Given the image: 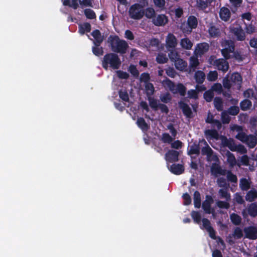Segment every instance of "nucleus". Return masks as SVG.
I'll return each instance as SVG.
<instances>
[{"instance_id": "obj_1", "label": "nucleus", "mask_w": 257, "mask_h": 257, "mask_svg": "<svg viewBox=\"0 0 257 257\" xmlns=\"http://www.w3.org/2000/svg\"><path fill=\"white\" fill-rule=\"evenodd\" d=\"M108 42L111 50L115 53L124 54L128 48L127 43L125 40H120L116 35H110L108 39Z\"/></svg>"}, {"instance_id": "obj_2", "label": "nucleus", "mask_w": 257, "mask_h": 257, "mask_svg": "<svg viewBox=\"0 0 257 257\" xmlns=\"http://www.w3.org/2000/svg\"><path fill=\"white\" fill-rule=\"evenodd\" d=\"M121 61L118 56L114 53L106 54L102 61V66L107 70L108 66L113 69H118L121 65Z\"/></svg>"}, {"instance_id": "obj_3", "label": "nucleus", "mask_w": 257, "mask_h": 257, "mask_svg": "<svg viewBox=\"0 0 257 257\" xmlns=\"http://www.w3.org/2000/svg\"><path fill=\"white\" fill-rule=\"evenodd\" d=\"M162 83L164 87H168L173 94L179 93L182 96L186 95L187 88L182 83H179L177 85H175L173 81L168 78L163 80Z\"/></svg>"}, {"instance_id": "obj_4", "label": "nucleus", "mask_w": 257, "mask_h": 257, "mask_svg": "<svg viewBox=\"0 0 257 257\" xmlns=\"http://www.w3.org/2000/svg\"><path fill=\"white\" fill-rule=\"evenodd\" d=\"M130 17L134 20H140L144 16V10L142 6L136 3L132 5L128 11Z\"/></svg>"}, {"instance_id": "obj_5", "label": "nucleus", "mask_w": 257, "mask_h": 257, "mask_svg": "<svg viewBox=\"0 0 257 257\" xmlns=\"http://www.w3.org/2000/svg\"><path fill=\"white\" fill-rule=\"evenodd\" d=\"M230 33L232 38L235 41H243L245 39V32L241 26L239 25L231 28Z\"/></svg>"}, {"instance_id": "obj_6", "label": "nucleus", "mask_w": 257, "mask_h": 257, "mask_svg": "<svg viewBox=\"0 0 257 257\" xmlns=\"http://www.w3.org/2000/svg\"><path fill=\"white\" fill-rule=\"evenodd\" d=\"M245 237L249 239H257V227L254 226H249L243 229Z\"/></svg>"}, {"instance_id": "obj_7", "label": "nucleus", "mask_w": 257, "mask_h": 257, "mask_svg": "<svg viewBox=\"0 0 257 257\" xmlns=\"http://www.w3.org/2000/svg\"><path fill=\"white\" fill-rule=\"evenodd\" d=\"M213 202L212 197L210 195H206V199L203 202L202 207L205 213L210 214L214 212V209L211 208V204Z\"/></svg>"}, {"instance_id": "obj_8", "label": "nucleus", "mask_w": 257, "mask_h": 257, "mask_svg": "<svg viewBox=\"0 0 257 257\" xmlns=\"http://www.w3.org/2000/svg\"><path fill=\"white\" fill-rule=\"evenodd\" d=\"M176 37L172 33H169L166 39V47L167 49H175L177 45Z\"/></svg>"}, {"instance_id": "obj_9", "label": "nucleus", "mask_w": 257, "mask_h": 257, "mask_svg": "<svg viewBox=\"0 0 257 257\" xmlns=\"http://www.w3.org/2000/svg\"><path fill=\"white\" fill-rule=\"evenodd\" d=\"M179 152L174 150H169L165 154L166 160L170 163L176 162L179 160Z\"/></svg>"}, {"instance_id": "obj_10", "label": "nucleus", "mask_w": 257, "mask_h": 257, "mask_svg": "<svg viewBox=\"0 0 257 257\" xmlns=\"http://www.w3.org/2000/svg\"><path fill=\"white\" fill-rule=\"evenodd\" d=\"M178 105L185 116L189 118L192 117V111L188 104L183 101L180 100L178 102Z\"/></svg>"}, {"instance_id": "obj_11", "label": "nucleus", "mask_w": 257, "mask_h": 257, "mask_svg": "<svg viewBox=\"0 0 257 257\" xmlns=\"http://www.w3.org/2000/svg\"><path fill=\"white\" fill-rule=\"evenodd\" d=\"M243 235L242 229L239 227H236L234 229L233 233L229 234L227 237V241L230 244H233L234 243V241L232 239L233 237L236 239H240L242 237Z\"/></svg>"}, {"instance_id": "obj_12", "label": "nucleus", "mask_w": 257, "mask_h": 257, "mask_svg": "<svg viewBox=\"0 0 257 257\" xmlns=\"http://www.w3.org/2000/svg\"><path fill=\"white\" fill-rule=\"evenodd\" d=\"M153 23L156 26H164L168 22V17L164 14L158 15L152 20Z\"/></svg>"}, {"instance_id": "obj_13", "label": "nucleus", "mask_w": 257, "mask_h": 257, "mask_svg": "<svg viewBox=\"0 0 257 257\" xmlns=\"http://www.w3.org/2000/svg\"><path fill=\"white\" fill-rule=\"evenodd\" d=\"M214 64L218 70L222 71L223 72H226L229 68L228 63L223 59L216 60L214 62Z\"/></svg>"}, {"instance_id": "obj_14", "label": "nucleus", "mask_w": 257, "mask_h": 257, "mask_svg": "<svg viewBox=\"0 0 257 257\" xmlns=\"http://www.w3.org/2000/svg\"><path fill=\"white\" fill-rule=\"evenodd\" d=\"M222 143L223 146L227 147L231 151H236L237 150V145L235 144L234 141L232 139H228L224 137L222 140Z\"/></svg>"}, {"instance_id": "obj_15", "label": "nucleus", "mask_w": 257, "mask_h": 257, "mask_svg": "<svg viewBox=\"0 0 257 257\" xmlns=\"http://www.w3.org/2000/svg\"><path fill=\"white\" fill-rule=\"evenodd\" d=\"M169 170L174 174L178 175L184 172V167L183 165L179 164H173L169 167Z\"/></svg>"}, {"instance_id": "obj_16", "label": "nucleus", "mask_w": 257, "mask_h": 257, "mask_svg": "<svg viewBox=\"0 0 257 257\" xmlns=\"http://www.w3.org/2000/svg\"><path fill=\"white\" fill-rule=\"evenodd\" d=\"M219 14L221 20L224 22H227L230 18V11L229 9L225 7L220 8Z\"/></svg>"}, {"instance_id": "obj_17", "label": "nucleus", "mask_w": 257, "mask_h": 257, "mask_svg": "<svg viewBox=\"0 0 257 257\" xmlns=\"http://www.w3.org/2000/svg\"><path fill=\"white\" fill-rule=\"evenodd\" d=\"M91 35L94 38L93 43L96 46H100L103 42V38L101 36V33L99 30H95L91 33Z\"/></svg>"}, {"instance_id": "obj_18", "label": "nucleus", "mask_w": 257, "mask_h": 257, "mask_svg": "<svg viewBox=\"0 0 257 257\" xmlns=\"http://www.w3.org/2000/svg\"><path fill=\"white\" fill-rule=\"evenodd\" d=\"M209 48V46L208 43H201L197 45L195 51L198 55H202L208 51Z\"/></svg>"}, {"instance_id": "obj_19", "label": "nucleus", "mask_w": 257, "mask_h": 257, "mask_svg": "<svg viewBox=\"0 0 257 257\" xmlns=\"http://www.w3.org/2000/svg\"><path fill=\"white\" fill-rule=\"evenodd\" d=\"M208 32L210 36L212 38H217L220 36V30L218 27L213 24H211L208 28Z\"/></svg>"}, {"instance_id": "obj_20", "label": "nucleus", "mask_w": 257, "mask_h": 257, "mask_svg": "<svg viewBox=\"0 0 257 257\" xmlns=\"http://www.w3.org/2000/svg\"><path fill=\"white\" fill-rule=\"evenodd\" d=\"M257 198V190L252 188L248 191L245 196V200L250 202L254 201Z\"/></svg>"}, {"instance_id": "obj_21", "label": "nucleus", "mask_w": 257, "mask_h": 257, "mask_svg": "<svg viewBox=\"0 0 257 257\" xmlns=\"http://www.w3.org/2000/svg\"><path fill=\"white\" fill-rule=\"evenodd\" d=\"M244 143L246 144L249 148H253L257 144V139L253 135H247Z\"/></svg>"}, {"instance_id": "obj_22", "label": "nucleus", "mask_w": 257, "mask_h": 257, "mask_svg": "<svg viewBox=\"0 0 257 257\" xmlns=\"http://www.w3.org/2000/svg\"><path fill=\"white\" fill-rule=\"evenodd\" d=\"M176 68L180 71L185 70L187 66V63L183 59L179 58L174 62Z\"/></svg>"}, {"instance_id": "obj_23", "label": "nucleus", "mask_w": 257, "mask_h": 257, "mask_svg": "<svg viewBox=\"0 0 257 257\" xmlns=\"http://www.w3.org/2000/svg\"><path fill=\"white\" fill-rule=\"evenodd\" d=\"M251 182L245 178L240 179L239 187L243 191H246L250 188Z\"/></svg>"}, {"instance_id": "obj_24", "label": "nucleus", "mask_w": 257, "mask_h": 257, "mask_svg": "<svg viewBox=\"0 0 257 257\" xmlns=\"http://www.w3.org/2000/svg\"><path fill=\"white\" fill-rule=\"evenodd\" d=\"M137 124L143 131H147L150 128V125L146 122L143 117H139L137 121Z\"/></svg>"}, {"instance_id": "obj_25", "label": "nucleus", "mask_w": 257, "mask_h": 257, "mask_svg": "<svg viewBox=\"0 0 257 257\" xmlns=\"http://www.w3.org/2000/svg\"><path fill=\"white\" fill-rule=\"evenodd\" d=\"M194 78L197 84H201L205 78V73L202 71L198 70L195 73Z\"/></svg>"}, {"instance_id": "obj_26", "label": "nucleus", "mask_w": 257, "mask_h": 257, "mask_svg": "<svg viewBox=\"0 0 257 257\" xmlns=\"http://www.w3.org/2000/svg\"><path fill=\"white\" fill-rule=\"evenodd\" d=\"M187 25L191 29H196L198 26V20L194 16H190L187 19Z\"/></svg>"}, {"instance_id": "obj_27", "label": "nucleus", "mask_w": 257, "mask_h": 257, "mask_svg": "<svg viewBox=\"0 0 257 257\" xmlns=\"http://www.w3.org/2000/svg\"><path fill=\"white\" fill-rule=\"evenodd\" d=\"M91 29V27L90 23L85 22L83 24L79 25L78 31L81 35H84L86 32H90Z\"/></svg>"}, {"instance_id": "obj_28", "label": "nucleus", "mask_w": 257, "mask_h": 257, "mask_svg": "<svg viewBox=\"0 0 257 257\" xmlns=\"http://www.w3.org/2000/svg\"><path fill=\"white\" fill-rule=\"evenodd\" d=\"M247 212L248 214L253 217L257 216V203H251L248 207Z\"/></svg>"}, {"instance_id": "obj_29", "label": "nucleus", "mask_w": 257, "mask_h": 257, "mask_svg": "<svg viewBox=\"0 0 257 257\" xmlns=\"http://www.w3.org/2000/svg\"><path fill=\"white\" fill-rule=\"evenodd\" d=\"M180 45L182 48L190 50L192 48L193 44L188 38H184L181 40Z\"/></svg>"}, {"instance_id": "obj_30", "label": "nucleus", "mask_w": 257, "mask_h": 257, "mask_svg": "<svg viewBox=\"0 0 257 257\" xmlns=\"http://www.w3.org/2000/svg\"><path fill=\"white\" fill-rule=\"evenodd\" d=\"M167 50L169 52L168 57L172 62H174L180 58L179 54L176 50V48L172 49V50L168 49Z\"/></svg>"}, {"instance_id": "obj_31", "label": "nucleus", "mask_w": 257, "mask_h": 257, "mask_svg": "<svg viewBox=\"0 0 257 257\" xmlns=\"http://www.w3.org/2000/svg\"><path fill=\"white\" fill-rule=\"evenodd\" d=\"M193 200L194 207L199 208L201 207V196L198 191H195L193 194Z\"/></svg>"}, {"instance_id": "obj_32", "label": "nucleus", "mask_w": 257, "mask_h": 257, "mask_svg": "<svg viewBox=\"0 0 257 257\" xmlns=\"http://www.w3.org/2000/svg\"><path fill=\"white\" fill-rule=\"evenodd\" d=\"M251 105V101L248 99H243L240 102V109L243 111H246L249 109Z\"/></svg>"}, {"instance_id": "obj_33", "label": "nucleus", "mask_w": 257, "mask_h": 257, "mask_svg": "<svg viewBox=\"0 0 257 257\" xmlns=\"http://www.w3.org/2000/svg\"><path fill=\"white\" fill-rule=\"evenodd\" d=\"M214 105L215 108L218 111H221L223 110V101L222 99L220 97H215L214 99Z\"/></svg>"}, {"instance_id": "obj_34", "label": "nucleus", "mask_w": 257, "mask_h": 257, "mask_svg": "<svg viewBox=\"0 0 257 257\" xmlns=\"http://www.w3.org/2000/svg\"><path fill=\"white\" fill-rule=\"evenodd\" d=\"M145 88L147 97L151 96L154 94L155 88L154 85L152 83L149 82L145 84Z\"/></svg>"}, {"instance_id": "obj_35", "label": "nucleus", "mask_w": 257, "mask_h": 257, "mask_svg": "<svg viewBox=\"0 0 257 257\" xmlns=\"http://www.w3.org/2000/svg\"><path fill=\"white\" fill-rule=\"evenodd\" d=\"M230 218L232 223L235 225H238L241 223V217L235 213L230 214Z\"/></svg>"}, {"instance_id": "obj_36", "label": "nucleus", "mask_w": 257, "mask_h": 257, "mask_svg": "<svg viewBox=\"0 0 257 257\" xmlns=\"http://www.w3.org/2000/svg\"><path fill=\"white\" fill-rule=\"evenodd\" d=\"M201 152L202 155L207 156L208 159H210L211 158L213 153L212 149L208 145L202 148Z\"/></svg>"}, {"instance_id": "obj_37", "label": "nucleus", "mask_w": 257, "mask_h": 257, "mask_svg": "<svg viewBox=\"0 0 257 257\" xmlns=\"http://www.w3.org/2000/svg\"><path fill=\"white\" fill-rule=\"evenodd\" d=\"M230 79L234 83L240 84L242 81L241 75L238 72H234L231 76Z\"/></svg>"}, {"instance_id": "obj_38", "label": "nucleus", "mask_w": 257, "mask_h": 257, "mask_svg": "<svg viewBox=\"0 0 257 257\" xmlns=\"http://www.w3.org/2000/svg\"><path fill=\"white\" fill-rule=\"evenodd\" d=\"M205 134L211 139H217L219 136L217 131L215 129L207 130L205 132Z\"/></svg>"}, {"instance_id": "obj_39", "label": "nucleus", "mask_w": 257, "mask_h": 257, "mask_svg": "<svg viewBox=\"0 0 257 257\" xmlns=\"http://www.w3.org/2000/svg\"><path fill=\"white\" fill-rule=\"evenodd\" d=\"M148 100L149 102L150 107L154 110H157L159 107L157 100L151 96L148 97Z\"/></svg>"}, {"instance_id": "obj_40", "label": "nucleus", "mask_w": 257, "mask_h": 257, "mask_svg": "<svg viewBox=\"0 0 257 257\" xmlns=\"http://www.w3.org/2000/svg\"><path fill=\"white\" fill-rule=\"evenodd\" d=\"M200 153V148L199 145L193 144L191 146L188 154L191 155H199Z\"/></svg>"}, {"instance_id": "obj_41", "label": "nucleus", "mask_w": 257, "mask_h": 257, "mask_svg": "<svg viewBox=\"0 0 257 257\" xmlns=\"http://www.w3.org/2000/svg\"><path fill=\"white\" fill-rule=\"evenodd\" d=\"M244 24L245 26L244 29L247 34H251L254 32L255 27L252 25V22H251L250 23H246L244 22Z\"/></svg>"}, {"instance_id": "obj_42", "label": "nucleus", "mask_w": 257, "mask_h": 257, "mask_svg": "<svg viewBox=\"0 0 257 257\" xmlns=\"http://www.w3.org/2000/svg\"><path fill=\"white\" fill-rule=\"evenodd\" d=\"M144 15L149 19L154 18L155 17V11L152 8H148L144 11Z\"/></svg>"}, {"instance_id": "obj_43", "label": "nucleus", "mask_w": 257, "mask_h": 257, "mask_svg": "<svg viewBox=\"0 0 257 257\" xmlns=\"http://www.w3.org/2000/svg\"><path fill=\"white\" fill-rule=\"evenodd\" d=\"M191 216L195 223L199 224L201 220V216L200 213L196 211H192L191 213Z\"/></svg>"}, {"instance_id": "obj_44", "label": "nucleus", "mask_w": 257, "mask_h": 257, "mask_svg": "<svg viewBox=\"0 0 257 257\" xmlns=\"http://www.w3.org/2000/svg\"><path fill=\"white\" fill-rule=\"evenodd\" d=\"M218 193L221 198H225L227 201L230 200V194L226 189H220Z\"/></svg>"}, {"instance_id": "obj_45", "label": "nucleus", "mask_w": 257, "mask_h": 257, "mask_svg": "<svg viewBox=\"0 0 257 257\" xmlns=\"http://www.w3.org/2000/svg\"><path fill=\"white\" fill-rule=\"evenodd\" d=\"M84 12L86 17L88 19H94L96 18L95 12L90 9H85Z\"/></svg>"}, {"instance_id": "obj_46", "label": "nucleus", "mask_w": 257, "mask_h": 257, "mask_svg": "<svg viewBox=\"0 0 257 257\" xmlns=\"http://www.w3.org/2000/svg\"><path fill=\"white\" fill-rule=\"evenodd\" d=\"M118 95L119 97L122 100L125 102H128L129 96L126 90H123L122 89L119 90L118 91Z\"/></svg>"}, {"instance_id": "obj_47", "label": "nucleus", "mask_w": 257, "mask_h": 257, "mask_svg": "<svg viewBox=\"0 0 257 257\" xmlns=\"http://www.w3.org/2000/svg\"><path fill=\"white\" fill-rule=\"evenodd\" d=\"M226 111H223L221 114V119L223 124H228L230 121V117Z\"/></svg>"}, {"instance_id": "obj_48", "label": "nucleus", "mask_w": 257, "mask_h": 257, "mask_svg": "<svg viewBox=\"0 0 257 257\" xmlns=\"http://www.w3.org/2000/svg\"><path fill=\"white\" fill-rule=\"evenodd\" d=\"M218 78V73L216 71H210L207 74V78L209 81H215Z\"/></svg>"}, {"instance_id": "obj_49", "label": "nucleus", "mask_w": 257, "mask_h": 257, "mask_svg": "<svg viewBox=\"0 0 257 257\" xmlns=\"http://www.w3.org/2000/svg\"><path fill=\"white\" fill-rule=\"evenodd\" d=\"M129 72L135 78L139 76V72L135 65L131 64L128 69Z\"/></svg>"}, {"instance_id": "obj_50", "label": "nucleus", "mask_w": 257, "mask_h": 257, "mask_svg": "<svg viewBox=\"0 0 257 257\" xmlns=\"http://www.w3.org/2000/svg\"><path fill=\"white\" fill-rule=\"evenodd\" d=\"M239 112V108L237 106H231L228 108L227 112L231 115H236Z\"/></svg>"}, {"instance_id": "obj_51", "label": "nucleus", "mask_w": 257, "mask_h": 257, "mask_svg": "<svg viewBox=\"0 0 257 257\" xmlns=\"http://www.w3.org/2000/svg\"><path fill=\"white\" fill-rule=\"evenodd\" d=\"M168 59L165 54H160L156 57V61L159 64H164L167 62Z\"/></svg>"}, {"instance_id": "obj_52", "label": "nucleus", "mask_w": 257, "mask_h": 257, "mask_svg": "<svg viewBox=\"0 0 257 257\" xmlns=\"http://www.w3.org/2000/svg\"><path fill=\"white\" fill-rule=\"evenodd\" d=\"M174 140L170 135L168 133H165L162 134V141L164 143L171 144Z\"/></svg>"}, {"instance_id": "obj_53", "label": "nucleus", "mask_w": 257, "mask_h": 257, "mask_svg": "<svg viewBox=\"0 0 257 257\" xmlns=\"http://www.w3.org/2000/svg\"><path fill=\"white\" fill-rule=\"evenodd\" d=\"M203 97L207 102H209L212 100L214 97V93L211 91L207 90L204 92Z\"/></svg>"}, {"instance_id": "obj_54", "label": "nucleus", "mask_w": 257, "mask_h": 257, "mask_svg": "<svg viewBox=\"0 0 257 257\" xmlns=\"http://www.w3.org/2000/svg\"><path fill=\"white\" fill-rule=\"evenodd\" d=\"M199 62L197 58L191 57L190 59V67L194 70L199 65Z\"/></svg>"}, {"instance_id": "obj_55", "label": "nucleus", "mask_w": 257, "mask_h": 257, "mask_svg": "<svg viewBox=\"0 0 257 257\" xmlns=\"http://www.w3.org/2000/svg\"><path fill=\"white\" fill-rule=\"evenodd\" d=\"M197 5L198 8L201 10H205L209 6L206 0H198Z\"/></svg>"}, {"instance_id": "obj_56", "label": "nucleus", "mask_w": 257, "mask_h": 257, "mask_svg": "<svg viewBox=\"0 0 257 257\" xmlns=\"http://www.w3.org/2000/svg\"><path fill=\"white\" fill-rule=\"evenodd\" d=\"M92 52L95 56H101L103 54V48L101 47H99V46H95L92 47Z\"/></svg>"}, {"instance_id": "obj_57", "label": "nucleus", "mask_w": 257, "mask_h": 257, "mask_svg": "<svg viewBox=\"0 0 257 257\" xmlns=\"http://www.w3.org/2000/svg\"><path fill=\"white\" fill-rule=\"evenodd\" d=\"M160 100L163 103H168L171 101L172 97L169 92H167L164 95L161 96Z\"/></svg>"}, {"instance_id": "obj_58", "label": "nucleus", "mask_w": 257, "mask_h": 257, "mask_svg": "<svg viewBox=\"0 0 257 257\" xmlns=\"http://www.w3.org/2000/svg\"><path fill=\"white\" fill-rule=\"evenodd\" d=\"M150 76L148 73L144 72L141 74L140 80L141 82H144L145 84L150 82Z\"/></svg>"}, {"instance_id": "obj_59", "label": "nucleus", "mask_w": 257, "mask_h": 257, "mask_svg": "<svg viewBox=\"0 0 257 257\" xmlns=\"http://www.w3.org/2000/svg\"><path fill=\"white\" fill-rule=\"evenodd\" d=\"M188 97L190 99H196L198 98V94L197 91L195 89H190L187 92Z\"/></svg>"}, {"instance_id": "obj_60", "label": "nucleus", "mask_w": 257, "mask_h": 257, "mask_svg": "<svg viewBox=\"0 0 257 257\" xmlns=\"http://www.w3.org/2000/svg\"><path fill=\"white\" fill-rule=\"evenodd\" d=\"M217 206L219 208L228 209L230 207L229 203L226 201L219 200L216 202Z\"/></svg>"}, {"instance_id": "obj_61", "label": "nucleus", "mask_w": 257, "mask_h": 257, "mask_svg": "<svg viewBox=\"0 0 257 257\" xmlns=\"http://www.w3.org/2000/svg\"><path fill=\"white\" fill-rule=\"evenodd\" d=\"M202 226L207 231L213 227L211 225L210 221L207 218H204L202 219Z\"/></svg>"}, {"instance_id": "obj_62", "label": "nucleus", "mask_w": 257, "mask_h": 257, "mask_svg": "<svg viewBox=\"0 0 257 257\" xmlns=\"http://www.w3.org/2000/svg\"><path fill=\"white\" fill-rule=\"evenodd\" d=\"M182 198L184 200V205H189L191 203V198L188 193L183 194Z\"/></svg>"}, {"instance_id": "obj_63", "label": "nucleus", "mask_w": 257, "mask_h": 257, "mask_svg": "<svg viewBox=\"0 0 257 257\" xmlns=\"http://www.w3.org/2000/svg\"><path fill=\"white\" fill-rule=\"evenodd\" d=\"M227 180L232 183H236L237 181V178L236 176L233 174L231 172L229 171L227 174Z\"/></svg>"}, {"instance_id": "obj_64", "label": "nucleus", "mask_w": 257, "mask_h": 257, "mask_svg": "<svg viewBox=\"0 0 257 257\" xmlns=\"http://www.w3.org/2000/svg\"><path fill=\"white\" fill-rule=\"evenodd\" d=\"M117 77L120 79H127L129 77V74L121 70H118L116 72Z\"/></svg>"}]
</instances>
